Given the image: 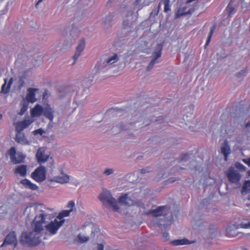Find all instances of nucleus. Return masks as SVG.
Segmentation results:
<instances>
[{
  "instance_id": "f257e3e1",
  "label": "nucleus",
  "mask_w": 250,
  "mask_h": 250,
  "mask_svg": "<svg viewBox=\"0 0 250 250\" xmlns=\"http://www.w3.org/2000/svg\"><path fill=\"white\" fill-rule=\"evenodd\" d=\"M88 80L83 81L78 87L67 83L63 85V114L69 116L78 106H83L89 95Z\"/></svg>"
},
{
  "instance_id": "f03ea898",
  "label": "nucleus",
  "mask_w": 250,
  "mask_h": 250,
  "mask_svg": "<svg viewBox=\"0 0 250 250\" xmlns=\"http://www.w3.org/2000/svg\"><path fill=\"white\" fill-rule=\"evenodd\" d=\"M46 216L47 214L42 211L35 216L33 221L34 231L23 232L21 235L20 242L22 245L35 246L40 243L41 240L38 233L43 230Z\"/></svg>"
},
{
  "instance_id": "7ed1b4c3",
  "label": "nucleus",
  "mask_w": 250,
  "mask_h": 250,
  "mask_svg": "<svg viewBox=\"0 0 250 250\" xmlns=\"http://www.w3.org/2000/svg\"><path fill=\"white\" fill-rule=\"evenodd\" d=\"M152 123L151 119L146 118L144 115L137 114L131 117L129 121L121 122L113 127L118 128L116 131L122 130H138L140 128L147 126Z\"/></svg>"
},
{
  "instance_id": "20e7f679",
  "label": "nucleus",
  "mask_w": 250,
  "mask_h": 250,
  "mask_svg": "<svg viewBox=\"0 0 250 250\" xmlns=\"http://www.w3.org/2000/svg\"><path fill=\"white\" fill-rule=\"evenodd\" d=\"M54 111L49 104L43 107L41 104H36L30 109V114L32 118H39L43 115L46 118L52 122L54 118Z\"/></svg>"
},
{
  "instance_id": "39448f33",
  "label": "nucleus",
  "mask_w": 250,
  "mask_h": 250,
  "mask_svg": "<svg viewBox=\"0 0 250 250\" xmlns=\"http://www.w3.org/2000/svg\"><path fill=\"white\" fill-rule=\"evenodd\" d=\"M99 198L104 205L110 206L116 211L119 209L116 200L112 196L110 192L107 189H103Z\"/></svg>"
},
{
  "instance_id": "423d86ee",
  "label": "nucleus",
  "mask_w": 250,
  "mask_h": 250,
  "mask_svg": "<svg viewBox=\"0 0 250 250\" xmlns=\"http://www.w3.org/2000/svg\"><path fill=\"white\" fill-rule=\"evenodd\" d=\"M6 154L10 156V160L14 164H20L23 162L25 156L22 153H17L15 147H11L7 152Z\"/></svg>"
},
{
  "instance_id": "0eeeda50",
  "label": "nucleus",
  "mask_w": 250,
  "mask_h": 250,
  "mask_svg": "<svg viewBox=\"0 0 250 250\" xmlns=\"http://www.w3.org/2000/svg\"><path fill=\"white\" fill-rule=\"evenodd\" d=\"M162 48L163 44L161 43L156 45L152 53L153 59L146 67L147 71H150L153 68L154 65L159 62L158 59L161 56Z\"/></svg>"
},
{
  "instance_id": "6e6552de",
  "label": "nucleus",
  "mask_w": 250,
  "mask_h": 250,
  "mask_svg": "<svg viewBox=\"0 0 250 250\" xmlns=\"http://www.w3.org/2000/svg\"><path fill=\"white\" fill-rule=\"evenodd\" d=\"M46 170L44 166H41L37 167L31 173V178L36 182L41 183L46 179Z\"/></svg>"
},
{
  "instance_id": "1a4fd4ad",
  "label": "nucleus",
  "mask_w": 250,
  "mask_h": 250,
  "mask_svg": "<svg viewBox=\"0 0 250 250\" xmlns=\"http://www.w3.org/2000/svg\"><path fill=\"white\" fill-rule=\"evenodd\" d=\"M58 218L60 220L58 221L56 219L53 222H51L50 223L45 226L47 230L50 232L52 234H55L60 227L62 226V211L59 213Z\"/></svg>"
},
{
  "instance_id": "9d476101",
  "label": "nucleus",
  "mask_w": 250,
  "mask_h": 250,
  "mask_svg": "<svg viewBox=\"0 0 250 250\" xmlns=\"http://www.w3.org/2000/svg\"><path fill=\"white\" fill-rule=\"evenodd\" d=\"M119 60V57L116 54H113L112 56L104 60V62H100L95 66L97 71L101 70L108 65H111L117 62Z\"/></svg>"
},
{
  "instance_id": "9b49d317",
  "label": "nucleus",
  "mask_w": 250,
  "mask_h": 250,
  "mask_svg": "<svg viewBox=\"0 0 250 250\" xmlns=\"http://www.w3.org/2000/svg\"><path fill=\"white\" fill-rule=\"evenodd\" d=\"M227 176L229 181L233 183H237L240 180L241 176L239 171L234 167H230L227 173Z\"/></svg>"
},
{
  "instance_id": "f8f14e48",
  "label": "nucleus",
  "mask_w": 250,
  "mask_h": 250,
  "mask_svg": "<svg viewBox=\"0 0 250 250\" xmlns=\"http://www.w3.org/2000/svg\"><path fill=\"white\" fill-rule=\"evenodd\" d=\"M18 244L16 234L15 231L11 232L5 237L3 243L0 246L3 247L6 244L13 245L14 248H16Z\"/></svg>"
},
{
  "instance_id": "ddd939ff",
  "label": "nucleus",
  "mask_w": 250,
  "mask_h": 250,
  "mask_svg": "<svg viewBox=\"0 0 250 250\" xmlns=\"http://www.w3.org/2000/svg\"><path fill=\"white\" fill-rule=\"evenodd\" d=\"M38 90V88H28L27 89L25 99L28 103H34L37 101L36 98V93Z\"/></svg>"
},
{
  "instance_id": "4468645a",
  "label": "nucleus",
  "mask_w": 250,
  "mask_h": 250,
  "mask_svg": "<svg viewBox=\"0 0 250 250\" xmlns=\"http://www.w3.org/2000/svg\"><path fill=\"white\" fill-rule=\"evenodd\" d=\"M65 208L66 209L63 210V218L75 214L76 209L75 208V202L73 201H69Z\"/></svg>"
},
{
  "instance_id": "2eb2a0df",
  "label": "nucleus",
  "mask_w": 250,
  "mask_h": 250,
  "mask_svg": "<svg viewBox=\"0 0 250 250\" xmlns=\"http://www.w3.org/2000/svg\"><path fill=\"white\" fill-rule=\"evenodd\" d=\"M85 47V42L83 40H81L78 46L76 48V51L73 56V62L71 63V65H73L75 64L78 57L80 56L81 53Z\"/></svg>"
},
{
  "instance_id": "dca6fc26",
  "label": "nucleus",
  "mask_w": 250,
  "mask_h": 250,
  "mask_svg": "<svg viewBox=\"0 0 250 250\" xmlns=\"http://www.w3.org/2000/svg\"><path fill=\"white\" fill-rule=\"evenodd\" d=\"M36 157L39 163L42 164L47 161L49 156L45 155V150L43 147H40L36 154Z\"/></svg>"
},
{
  "instance_id": "f3484780",
  "label": "nucleus",
  "mask_w": 250,
  "mask_h": 250,
  "mask_svg": "<svg viewBox=\"0 0 250 250\" xmlns=\"http://www.w3.org/2000/svg\"><path fill=\"white\" fill-rule=\"evenodd\" d=\"M33 121L30 119H25L18 122L15 124L16 131H22L24 128L29 126Z\"/></svg>"
},
{
  "instance_id": "a211bd4d",
  "label": "nucleus",
  "mask_w": 250,
  "mask_h": 250,
  "mask_svg": "<svg viewBox=\"0 0 250 250\" xmlns=\"http://www.w3.org/2000/svg\"><path fill=\"white\" fill-rule=\"evenodd\" d=\"M221 152L224 155L225 161H227L228 156L231 153V149L227 140H225L221 145Z\"/></svg>"
},
{
  "instance_id": "6ab92c4d",
  "label": "nucleus",
  "mask_w": 250,
  "mask_h": 250,
  "mask_svg": "<svg viewBox=\"0 0 250 250\" xmlns=\"http://www.w3.org/2000/svg\"><path fill=\"white\" fill-rule=\"evenodd\" d=\"M66 184L69 187L75 186L77 187L78 183L74 179V177L63 173V185Z\"/></svg>"
},
{
  "instance_id": "aec40b11",
  "label": "nucleus",
  "mask_w": 250,
  "mask_h": 250,
  "mask_svg": "<svg viewBox=\"0 0 250 250\" xmlns=\"http://www.w3.org/2000/svg\"><path fill=\"white\" fill-rule=\"evenodd\" d=\"M15 141L22 145H29V141L26 139L24 134L20 131H16Z\"/></svg>"
},
{
  "instance_id": "412c9836",
  "label": "nucleus",
  "mask_w": 250,
  "mask_h": 250,
  "mask_svg": "<svg viewBox=\"0 0 250 250\" xmlns=\"http://www.w3.org/2000/svg\"><path fill=\"white\" fill-rule=\"evenodd\" d=\"M135 16H134L132 12H128L126 16L123 19V25L124 26H131L134 21Z\"/></svg>"
},
{
  "instance_id": "4be33fe9",
  "label": "nucleus",
  "mask_w": 250,
  "mask_h": 250,
  "mask_svg": "<svg viewBox=\"0 0 250 250\" xmlns=\"http://www.w3.org/2000/svg\"><path fill=\"white\" fill-rule=\"evenodd\" d=\"M119 201L120 203L128 206L135 205V201L132 200L126 194L121 195L119 198Z\"/></svg>"
},
{
  "instance_id": "5701e85b",
  "label": "nucleus",
  "mask_w": 250,
  "mask_h": 250,
  "mask_svg": "<svg viewBox=\"0 0 250 250\" xmlns=\"http://www.w3.org/2000/svg\"><path fill=\"white\" fill-rule=\"evenodd\" d=\"M21 183L26 188H28L32 190H37L38 187L35 184L32 183L30 180L24 179L21 181Z\"/></svg>"
},
{
  "instance_id": "b1692460",
  "label": "nucleus",
  "mask_w": 250,
  "mask_h": 250,
  "mask_svg": "<svg viewBox=\"0 0 250 250\" xmlns=\"http://www.w3.org/2000/svg\"><path fill=\"white\" fill-rule=\"evenodd\" d=\"M194 9L192 8H191L189 9L188 11L186 10V7H184L182 8L179 9L175 14V18H178L184 15H187L188 14H191L192 12H193Z\"/></svg>"
},
{
  "instance_id": "393cba45",
  "label": "nucleus",
  "mask_w": 250,
  "mask_h": 250,
  "mask_svg": "<svg viewBox=\"0 0 250 250\" xmlns=\"http://www.w3.org/2000/svg\"><path fill=\"white\" fill-rule=\"evenodd\" d=\"M166 208L167 207L166 206L159 207L156 209H154L152 211V213L155 217L165 216L167 214V211H166Z\"/></svg>"
},
{
  "instance_id": "a878e982",
  "label": "nucleus",
  "mask_w": 250,
  "mask_h": 250,
  "mask_svg": "<svg viewBox=\"0 0 250 250\" xmlns=\"http://www.w3.org/2000/svg\"><path fill=\"white\" fill-rule=\"evenodd\" d=\"M89 240V236L80 233L77 235L76 238L74 239V242L75 244H83L88 241Z\"/></svg>"
},
{
  "instance_id": "bb28decb",
  "label": "nucleus",
  "mask_w": 250,
  "mask_h": 250,
  "mask_svg": "<svg viewBox=\"0 0 250 250\" xmlns=\"http://www.w3.org/2000/svg\"><path fill=\"white\" fill-rule=\"evenodd\" d=\"M14 172L21 176H25L27 173V166L24 165L19 166L15 169Z\"/></svg>"
},
{
  "instance_id": "cd10ccee",
  "label": "nucleus",
  "mask_w": 250,
  "mask_h": 250,
  "mask_svg": "<svg viewBox=\"0 0 250 250\" xmlns=\"http://www.w3.org/2000/svg\"><path fill=\"white\" fill-rule=\"evenodd\" d=\"M6 83L7 80L6 79H5L4 83L2 84L1 86V92L5 94H6L9 92L11 85L13 83V78H10L7 84H6Z\"/></svg>"
},
{
  "instance_id": "c85d7f7f",
  "label": "nucleus",
  "mask_w": 250,
  "mask_h": 250,
  "mask_svg": "<svg viewBox=\"0 0 250 250\" xmlns=\"http://www.w3.org/2000/svg\"><path fill=\"white\" fill-rule=\"evenodd\" d=\"M170 243L171 245L173 246L183 245L190 244L189 241L186 238H184L182 239L174 240L171 241Z\"/></svg>"
},
{
  "instance_id": "c756f323",
  "label": "nucleus",
  "mask_w": 250,
  "mask_h": 250,
  "mask_svg": "<svg viewBox=\"0 0 250 250\" xmlns=\"http://www.w3.org/2000/svg\"><path fill=\"white\" fill-rule=\"evenodd\" d=\"M250 192V180L246 181L242 187L241 193L242 194L248 193Z\"/></svg>"
},
{
  "instance_id": "7c9ffc66",
  "label": "nucleus",
  "mask_w": 250,
  "mask_h": 250,
  "mask_svg": "<svg viewBox=\"0 0 250 250\" xmlns=\"http://www.w3.org/2000/svg\"><path fill=\"white\" fill-rule=\"evenodd\" d=\"M28 103L27 101L26 102L24 99L21 103V107L20 109L19 114L21 115H23L27 110L28 106Z\"/></svg>"
},
{
  "instance_id": "2f4dec72",
  "label": "nucleus",
  "mask_w": 250,
  "mask_h": 250,
  "mask_svg": "<svg viewBox=\"0 0 250 250\" xmlns=\"http://www.w3.org/2000/svg\"><path fill=\"white\" fill-rule=\"evenodd\" d=\"M115 171V169L113 168H105L104 169L103 174L106 176H109L113 175Z\"/></svg>"
},
{
  "instance_id": "473e14b6",
  "label": "nucleus",
  "mask_w": 250,
  "mask_h": 250,
  "mask_svg": "<svg viewBox=\"0 0 250 250\" xmlns=\"http://www.w3.org/2000/svg\"><path fill=\"white\" fill-rule=\"evenodd\" d=\"M169 0H162V3L164 5V12L168 13L170 11Z\"/></svg>"
},
{
  "instance_id": "72a5a7b5",
  "label": "nucleus",
  "mask_w": 250,
  "mask_h": 250,
  "mask_svg": "<svg viewBox=\"0 0 250 250\" xmlns=\"http://www.w3.org/2000/svg\"><path fill=\"white\" fill-rule=\"evenodd\" d=\"M215 28H216V25L214 24L212 26V27L210 29V31L208 34V39L207 40V42H206V46L208 45L209 43V42H210V39L212 36V34L215 29Z\"/></svg>"
},
{
  "instance_id": "f704fd0d",
  "label": "nucleus",
  "mask_w": 250,
  "mask_h": 250,
  "mask_svg": "<svg viewBox=\"0 0 250 250\" xmlns=\"http://www.w3.org/2000/svg\"><path fill=\"white\" fill-rule=\"evenodd\" d=\"M190 154L188 153H185L181 155L179 158V160L180 161H187L189 159Z\"/></svg>"
},
{
  "instance_id": "c9c22d12",
  "label": "nucleus",
  "mask_w": 250,
  "mask_h": 250,
  "mask_svg": "<svg viewBox=\"0 0 250 250\" xmlns=\"http://www.w3.org/2000/svg\"><path fill=\"white\" fill-rule=\"evenodd\" d=\"M113 16L111 15H108L103 20V22L105 25L108 24L112 20Z\"/></svg>"
},
{
  "instance_id": "e433bc0d",
  "label": "nucleus",
  "mask_w": 250,
  "mask_h": 250,
  "mask_svg": "<svg viewBox=\"0 0 250 250\" xmlns=\"http://www.w3.org/2000/svg\"><path fill=\"white\" fill-rule=\"evenodd\" d=\"M240 227L244 229H249L250 228V221L246 222H242L240 224Z\"/></svg>"
},
{
  "instance_id": "4c0bfd02",
  "label": "nucleus",
  "mask_w": 250,
  "mask_h": 250,
  "mask_svg": "<svg viewBox=\"0 0 250 250\" xmlns=\"http://www.w3.org/2000/svg\"><path fill=\"white\" fill-rule=\"evenodd\" d=\"M138 207L142 208L143 209L145 208V207L144 204L141 200H137L135 201V205Z\"/></svg>"
},
{
  "instance_id": "58836bf2",
  "label": "nucleus",
  "mask_w": 250,
  "mask_h": 250,
  "mask_svg": "<svg viewBox=\"0 0 250 250\" xmlns=\"http://www.w3.org/2000/svg\"><path fill=\"white\" fill-rule=\"evenodd\" d=\"M32 133L35 135H37V134H40V135H42L43 133H44V131L43 130V129H42V128H39V129L34 130L32 132Z\"/></svg>"
},
{
  "instance_id": "ea45409f",
  "label": "nucleus",
  "mask_w": 250,
  "mask_h": 250,
  "mask_svg": "<svg viewBox=\"0 0 250 250\" xmlns=\"http://www.w3.org/2000/svg\"><path fill=\"white\" fill-rule=\"evenodd\" d=\"M86 227L90 230L92 228V225L89 222H86L82 226V229H84Z\"/></svg>"
},
{
  "instance_id": "a19ab883",
  "label": "nucleus",
  "mask_w": 250,
  "mask_h": 250,
  "mask_svg": "<svg viewBox=\"0 0 250 250\" xmlns=\"http://www.w3.org/2000/svg\"><path fill=\"white\" fill-rule=\"evenodd\" d=\"M235 166L237 168L240 169L241 170H242L244 171H245L246 170V167L242 164H240V163L236 162L235 163Z\"/></svg>"
},
{
  "instance_id": "79ce46f5",
  "label": "nucleus",
  "mask_w": 250,
  "mask_h": 250,
  "mask_svg": "<svg viewBox=\"0 0 250 250\" xmlns=\"http://www.w3.org/2000/svg\"><path fill=\"white\" fill-rule=\"evenodd\" d=\"M164 120V117L163 116H159L155 119H151L152 123L159 122L160 123L162 122Z\"/></svg>"
},
{
  "instance_id": "37998d69",
  "label": "nucleus",
  "mask_w": 250,
  "mask_h": 250,
  "mask_svg": "<svg viewBox=\"0 0 250 250\" xmlns=\"http://www.w3.org/2000/svg\"><path fill=\"white\" fill-rule=\"evenodd\" d=\"M160 4H161V3H159L158 7V9L157 10H153L151 12V13H150V16H152L153 14H154V16H155L156 15H158L159 11Z\"/></svg>"
},
{
  "instance_id": "c03bdc74",
  "label": "nucleus",
  "mask_w": 250,
  "mask_h": 250,
  "mask_svg": "<svg viewBox=\"0 0 250 250\" xmlns=\"http://www.w3.org/2000/svg\"><path fill=\"white\" fill-rule=\"evenodd\" d=\"M54 178L55 179V181L56 182L60 183H62V177H59V178L54 177Z\"/></svg>"
},
{
  "instance_id": "a18cd8bd",
  "label": "nucleus",
  "mask_w": 250,
  "mask_h": 250,
  "mask_svg": "<svg viewBox=\"0 0 250 250\" xmlns=\"http://www.w3.org/2000/svg\"><path fill=\"white\" fill-rule=\"evenodd\" d=\"M243 161L247 164V165H248L249 166H250V158H247V159H244L243 160Z\"/></svg>"
},
{
  "instance_id": "49530a36",
  "label": "nucleus",
  "mask_w": 250,
  "mask_h": 250,
  "mask_svg": "<svg viewBox=\"0 0 250 250\" xmlns=\"http://www.w3.org/2000/svg\"><path fill=\"white\" fill-rule=\"evenodd\" d=\"M104 245L102 244H98L97 250H103Z\"/></svg>"
},
{
  "instance_id": "de8ad7c7",
  "label": "nucleus",
  "mask_w": 250,
  "mask_h": 250,
  "mask_svg": "<svg viewBox=\"0 0 250 250\" xmlns=\"http://www.w3.org/2000/svg\"><path fill=\"white\" fill-rule=\"evenodd\" d=\"M228 9H229V15L231 13H232V12L234 10V8L233 7H229V6H228Z\"/></svg>"
},
{
  "instance_id": "09e8293b",
  "label": "nucleus",
  "mask_w": 250,
  "mask_h": 250,
  "mask_svg": "<svg viewBox=\"0 0 250 250\" xmlns=\"http://www.w3.org/2000/svg\"><path fill=\"white\" fill-rule=\"evenodd\" d=\"M168 233L167 232H164L163 234V237L167 240L168 237Z\"/></svg>"
},
{
  "instance_id": "8fccbe9b",
  "label": "nucleus",
  "mask_w": 250,
  "mask_h": 250,
  "mask_svg": "<svg viewBox=\"0 0 250 250\" xmlns=\"http://www.w3.org/2000/svg\"><path fill=\"white\" fill-rule=\"evenodd\" d=\"M141 171V173H142V174H144V173H146V172H148V171H147L146 169L145 168H143V169H141L140 170Z\"/></svg>"
},
{
  "instance_id": "3c124183",
  "label": "nucleus",
  "mask_w": 250,
  "mask_h": 250,
  "mask_svg": "<svg viewBox=\"0 0 250 250\" xmlns=\"http://www.w3.org/2000/svg\"><path fill=\"white\" fill-rule=\"evenodd\" d=\"M47 95V90H46L44 93H43V95H42V98L43 99L45 98V97L46 96V95Z\"/></svg>"
},
{
  "instance_id": "603ef678",
  "label": "nucleus",
  "mask_w": 250,
  "mask_h": 250,
  "mask_svg": "<svg viewBox=\"0 0 250 250\" xmlns=\"http://www.w3.org/2000/svg\"><path fill=\"white\" fill-rule=\"evenodd\" d=\"M245 73L244 71H241V72H239L237 74V77H239V75H241V74H243Z\"/></svg>"
},
{
  "instance_id": "864d4df0",
  "label": "nucleus",
  "mask_w": 250,
  "mask_h": 250,
  "mask_svg": "<svg viewBox=\"0 0 250 250\" xmlns=\"http://www.w3.org/2000/svg\"><path fill=\"white\" fill-rule=\"evenodd\" d=\"M82 113H83V110L82 109H79V115L80 116H81V115H82Z\"/></svg>"
},
{
  "instance_id": "5fc2aeb1",
  "label": "nucleus",
  "mask_w": 250,
  "mask_h": 250,
  "mask_svg": "<svg viewBox=\"0 0 250 250\" xmlns=\"http://www.w3.org/2000/svg\"><path fill=\"white\" fill-rule=\"evenodd\" d=\"M72 221L71 220H69V219H63V224H64L65 222L68 223V222H70V221Z\"/></svg>"
},
{
  "instance_id": "6e6d98bb",
  "label": "nucleus",
  "mask_w": 250,
  "mask_h": 250,
  "mask_svg": "<svg viewBox=\"0 0 250 250\" xmlns=\"http://www.w3.org/2000/svg\"><path fill=\"white\" fill-rule=\"evenodd\" d=\"M246 127H250V121L246 124Z\"/></svg>"
},
{
  "instance_id": "4d7b16f0",
  "label": "nucleus",
  "mask_w": 250,
  "mask_h": 250,
  "mask_svg": "<svg viewBox=\"0 0 250 250\" xmlns=\"http://www.w3.org/2000/svg\"><path fill=\"white\" fill-rule=\"evenodd\" d=\"M42 1V0H39L37 3L36 4V7H37L38 5Z\"/></svg>"
},
{
  "instance_id": "13d9d810",
  "label": "nucleus",
  "mask_w": 250,
  "mask_h": 250,
  "mask_svg": "<svg viewBox=\"0 0 250 250\" xmlns=\"http://www.w3.org/2000/svg\"><path fill=\"white\" fill-rule=\"evenodd\" d=\"M2 114L0 113V120L2 119Z\"/></svg>"
},
{
  "instance_id": "bf43d9fd",
  "label": "nucleus",
  "mask_w": 250,
  "mask_h": 250,
  "mask_svg": "<svg viewBox=\"0 0 250 250\" xmlns=\"http://www.w3.org/2000/svg\"><path fill=\"white\" fill-rule=\"evenodd\" d=\"M248 199L250 200V194L249 195Z\"/></svg>"
},
{
  "instance_id": "052dcab7",
  "label": "nucleus",
  "mask_w": 250,
  "mask_h": 250,
  "mask_svg": "<svg viewBox=\"0 0 250 250\" xmlns=\"http://www.w3.org/2000/svg\"><path fill=\"white\" fill-rule=\"evenodd\" d=\"M118 112H121L122 110H118Z\"/></svg>"
},
{
  "instance_id": "680f3d73",
  "label": "nucleus",
  "mask_w": 250,
  "mask_h": 250,
  "mask_svg": "<svg viewBox=\"0 0 250 250\" xmlns=\"http://www.w3.org/2000/svg\"><path fill=\"white\" fill-rule=\"evenodd\" d=\"M247 206H248V207H250V204H247Z\"/></svg>"
},
{
  "instance_id": "e2e57ef3",
  "label": "nucleus",
  "mask_w": 250,
  "mask_h": 250,
  "mask_svg": "<svg viewBox=\"0 0 250 250\" xmlns=\"http://www.w3.org/2000/svg\"><path fill=\"white\" fill-rule=\"evenodd\" d=\"M139 157H142L141 156H139V157H137V159H139Z\"/></svg>"
},
{
  "instance_id": "0e129e2a",
  "label": "nucleus",
  "mask_w": 250,
  "mask_h": 250,
  "mask_svg": "<svg viewBox=\"0 0 250 250\" xmlns=\"http://www.w3.org/2000/svg\"><path fill=\"white\" fill-rule=\"evenodd\" d=\"M121 38H122V37H121ZM121 40H123V41H124L125 40V39H121Z\"/></svg>"
},
{
  "instance_id": "69168bd1",
  "label": "nucleus",
  "mask_w": 250,
  "mask_h": 250,
  "mask_svg": "<svg viewBox=\"0 0 250 250\" xmlns=\"http://www.w3.org/2000/svg\"><path fill=\"white\" fill-rule=\"evenodd\" d=\"M248 173H249V175H250V170L249 171Z\"/></svg>"
},
{
  "instance_id": "338daca9",
  "label": "nucleus",
  "mask_w": 250,
  "mask_h": 250,
  "mask_svg": "<svg viewBox=\"0 0 250 250\" xmlns=\"http://www.w3.org/2000/svg\"><path fill=\"white\" fill-rule=\"evenodd\" d=\"M139 0H136V2H137Z\"/></svg>"
}]
</instances>
